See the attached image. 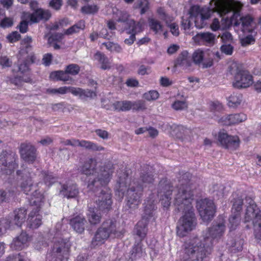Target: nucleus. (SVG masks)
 <instances>
[{
	"label": "nucleus",
	"instance_id": "obj_5",
	"mask_svg": "<svg viewBox=\"0 0 261 261\" xmlns=\"http://www.w3.org/2000/svg\"><path fill=\"white\" fill-rule=\"evenodd\" d=\"M143 185L137 184L134 181L130 182V179L125 174L119 177L116 185V194L122 198L124 193H126V205L128 209L132 210L137 208L141 203V192L144 187L151 184L154 180L153 175L147 173L141 176Z\"/></svg>",
	"mask_w": 261,
	"mask_h": 261
},
{
	"label": "nucleus",
	"instance_id": "obj_37",
	"mask_svg": "<svg viewBox=\"0 0 261 261\" xmlns=\"http://www.w3.org/2000/svg\"><path fill=\"white\" fill-rule=\"evenodd\" d=\"M102 45H104L108 50L111 52L121 53L122 50L121 47L118 44L114 42H104Z\"/></svg>",
	"mask_w": 261,
	"mask_h": 261
},
{
	"label": "nucleus",
	"instance_id": "obj_43",
	"mask_svg": "<svg viewBox=\"0 0 261 261\" xmlns=\"http://www.w3.org/2000/svg\"><path fill=\"white\" fill-rule=\"evenodd\" d=\"M22 82L26 83H29L31 82V79L29 74L24 75L22 77L19 76L15 77L14 79L11 80V83L15 84V85H19Z\"/></svg>",
	"mask_w": 261,
	"mask_h": 261
},
{
	"label": "nucleus",
	"instance_id": "obj_34",
	"mask_svg": "<svg viewBox=\"0 0 261 261\" xmlns=\"http://www.w3.org/2000/svg\"><path fill=\"white\" fill-rule=\"evenodd\" d=\"M240 213H232L229 218L228 227L230 230H233L236 229L237 227L239 225L240 222Z\"/></svg>",
	"mask_w": 261,
	"mask_h": 261
},
{
	"label": "nucleus",
	"instance_id": "obj_38",
	"mask_svg": "<svg viewBox=\"0 0 261 261\" xmlns=\"http://www.w3.org/2000/svg\"><path fill=\"white\" fill-rule=\"evenodd\" d=\"M149 27L155 33L162 31V25L160 21L154 18H149L148 20Z\"/></svg>",
	"mask_w": 261,
	"mask_h": 261
},
{
	"label": "nucleus",
	"instance_id": "obj_62",
	"mask_svg": "<svg viewBox=\"0 0 261 261\" xmlns=\"http://www.w3.org/2000/svg\"><path fill=\"white\" fill-rule=\"evenodd\" d=\"M49 5L53 8L59 10L62 5V1L61 0H51L49 3Z\"/></svg>",
	"mask_w": 261,
	"mask_h": 261
},
{
	"label": "nucleus",
	"instance_id": "obj_8",
	"mask_svg": "<svg viewBox=\"0 0 261 261\" xmlns=\"http://www.w3.org/2000/svg\"><path fill=\"white\" fill-rule=\"evenodd\" d=\"M245 207L244 222H252L255 237L261 236V211L250 197H245Z\"/></svg>",
	"mask_w": 261,
	"mask_h": 261
},
{
	"label": "nucleus",
	"instance_id": "obj_3",
	"mask_svg": "<svg viewBox=\"0 0 261 261\" xmlns=\"http://www.w3.org/2000/svg\"><path fill=\"white\" fill-rule=\"evenodd\" d=\"M192 175L189 172L183 174L180 179V208L183 209V215L180 218V236L187 234L196 228L197 220L192 205L193 194L190 188V181Z\"/></svg>",
	"mask_w": 261,
	"mask_h": 261
},
{
	"label": "nucleus",
	"instance_id": "obj_45",
	"mask_svg": "<svg viewBox=\"0 0 261 261\" xmlns=\"http://www.w3.org/2000/svg\"><path fill=\"white\" fill-rule=\"evenodd\" d=\"M132 252V255L135 258L142 256L143 253V250L141 244H138L137 245H135L133 247Z\"/></svg>",
	"mask_w": 261,
	"mask_h": 261
},
{
	"label": "nucleus",
	"instance_id": "obj_13",
	"mask_svg": "<svg viewBox=\"0 0 261 261\" xmlns=\"http://www.w3.org/2000/svg\"><path fill=\"white\" fill-rule=\"evenodd\" d=\"M16 154L13 152L3 151L0 154V169L7 174H10L17 167Z\"/></svg>",
	"mask_w": 261,
	"mask_h": 261
},
{
	"label": "nucleus",
	"instance_id": "obj_7",
	"mask_svg": "<svg viewBox=\"0 0 261 261\" xmlns=\"http://www.w3.org/2000/svg\"><path fill=\"white\" fill-rule=\"evenodd\" d=\"M62 223L58 222L55 227L50 231L53 236L54 243L52 250L47 253V259L49 261H67L70 245L68 240L63 239L61 231Z\"/></svg>",
	"mask_w": 261,
	"mask_h": 261
},
{
	"label": "nucleus",
	"instance_id": "obj_52",
	"mask_svg": "<svg viewBox=\"0 0 261 261\" xmlns=\"http://www.w3.org/2000/svg\"><path fill=\"white\" fill-rule=\"evenodd\" d=\"M20 37V34L18 32L15 31L9 34L7 38L10 42L13 43L19 40Z\"/></svg>",
	"mask_w": 261,
	"mask_h": 261
},
{
	"label": "nucleus",
	"instance_id": "obj_18",
	"mask_svg": "<svg viewBox=\"0 0 261 261\" xmlns=\"http://www.w3.org/2000/svg\"><path fill=\"white\" fill-rule=\"evenodd\" d=\"M247 118V115L244 113H236L222 116L218 120V123L224 125L238 124L245 121Z\"/></svg>",
	"mask_w": 261,
	"mask_h": 261
},
{
	"label": "nucleus",
	"instance_id": "obj_9",
	"mask_svg": "<svg viewBox=\"0 0 261 261\" xmlns=\"http://www.w3.org/2000/svg\"><path fill=\"white\" fill-rule=\"evenodd\" d=\"M120 236L114 219H108L105 221L97 230L92 241L93 247L103 244L110 237H118Z\"/></svg>",
	"mask_w": 261,
	"mask_h": 261
},
{
	"label": "nucleus",
	"instance_id": "obj_32",
	"mask_svg": "<svg viewBox=\"0 0 261 261\" xmlns=\"http://www.w3.org/2000/svg\"><path fill=\"white\" fill-rule=\"evenodd\" d=\"M242 100L241 94L233 93L228 98V105L229 107L236 108L240 105Z\"/></svg>",
	"mask_w": 261,
	"mask_h": 261
},
{
	"label": "nucleus",
	"instance_id": "obj_6",
	"mask_svg": "<svg viewBox=\"0 0 261 261\" xmlns=\"http://www.w3.org/2000/svg\"><path fill=\"white\" fill-rule=\"evenodd\" d=\"M21 188L26 194L31 190L34 191L30 199L32 211L29 214L27 223L30 228H37L42 224V217L38 213L43 203L44 196L38 191L36 186L32 184L31 178H27L21 183Z\"/></svg>",
	"mask_w": 261,
	"mask_h": 261
},
{
	"label": "nucleus",
	"instance_id": "obj_44",
	"mask_svg": "<svg viewBox=\"0 0 261 261\" xmlns=\"http://www.w3.org/2000/svg\"><path fill=\"white\" fill-rule=\"evenodd\" d=\"M159 96V93L155 90H150L143 94V97L148 101L155 100Z\"/></svg>",
	"mask_w": 261,
	"mask_h": 261
},
{
	"label": "nucleus",
	"instance_id": "obj_26",
	"mask_svg": "<svg viewBox=\"0 0 261 261\" xmlns=\"http://www.w3.org/2000/svg\"><path fill=\"white\" fill-rule=\"evenodd\" d=\"M197 37L204 44L213 45L215 44L216 36L210 32H204L198 34Z\"/></svg>",
	"mask_w": 261,
	"mask_h": 261
},
{
	"label": "nucleus",
	"instance_id": "obj_53",
	"mask_svg": "<svg viewBox=\"0 0 261 261\" xmlns=\"http://www.w3.org/2000/svg\"><path fill=\"white\" fill-rule=\"evenodd\" d=\"M221 38L222 41L224 43H230L232 42V36L231 34L227 31H225L223 33L222 36H221Z\"/></svg>",
	"mask_w": 261,
	"mask_h": 261
},
{
	"label": "nucleus",
	"instance_id": "obj_30",
	"mask_svg": "<svg viewBox=\"0 0 261 261\" xmlns=\"http://www.w3.org/2000/svg\"><path fill=\"white\" fill-rule=\"evenodd\" d=\"M85 28V21L81 20L75 24L70 27L64 32V34L70 35L79 33L81 30H83Z\"/></svg>",
	"mask_w": 261,
	"mask_h": 261
},
{
	"label": "nucleus",
	"instance_id": "obj_19",
	"mask_svg": "<svg viewBox=\"0 0 261 261\" xmlns=\"http://www.w3.org/2000/svg\"><path fill=\"white\" fill-rule=\"evenodd\" d=\"M19 152L21 158L25 162L32 163L36 159V149L29 143H22L20 146Z\"/></svg>",
	"mask_w": 261,
	"mask_h": 261
},
{
	"label": "nucleus",
	"instance_id": "obj_14",
	"mask_svg": "<svg viewBox=\"0 0 261 261\" xmlns=\"http://www.w3.org/2000/svg\"><path fill=\"white\" fill-rule=\"evenodd\" d=\"M199 215L204 222L211 221L214 215L215 206L212 200L204 199L200 200L197 205Z\"/></svg>",
	"mask_w": 261,
	"mask_h": 261
},
{
	"label": "nucleus",
	"instance_id": "obj_1",
	"mask_svg": "<svg viewBox=\"0 0 261 261\" xmlns=\"http://www.w3.org/2000/svg\"><path fill=\"white\" fill-rule=\"evenodd\" d=\"M95 159H90L81 167L82 173L86 175H92L88 181V188L90 190L97 192L100 190V195L96 200L97 208L90 207L87 214L90 224H98L101 220V214L99 211H107L110 210L112 201L110 190L106 186L109 182L113 172V165L108 163L103 166Z\"/></svg>",
	"mask_w": 261,
	"mask_h": 261
},
{
	"label": "nucleus",
	"instance_id": "obj_29",
	"mask_svg": "<svg viewBox=\"0 0 261 261\" xmlns=\"http://www.w3.org/2000/svg\"><path fill=\"white\" fill-rule=\"evenodd\" d=\"M132 101H117L113 103L114 109L117 111H128L131 110Z\"/></svg>",
	"mask_w": 261,
	"mask_h": 261
},
{
	"label": "nucleus",
	"instance_id": "obj_12",
	"mask_svg": "<svg viewBox=\"0 0 261 261\" xmlns=\"http://www.w3.org/2000/svg\"><path fill=\"white\" fill-rule=\"evenodd\" d=\"M146 204L144 210V215L142 220L138 222L136 226V234L140 238H144L147 232V224L148 219L152 217V212L155 209L153 200H148L145 202Z\"/></svg>",
	"mask_w": 261,
	"mask_h": 261
},
{
	"label": "nucleus",
	"instance_id": "obj_46",
	"mask_svg": "<svg viewBox=\"0 0 261 261\" xmlns=\"http://www.w3.org/2000/svg\"><path fill=\"white\" fill-rule=\"evenodd\" d=\"M118 22H125L129 28V21L133 20L132 19H128V14L125 11H119L117 14Z\"/></svg>",
	"mask_w": 261,
	"mask_h": 261
},
{
	"label": "nucleus",
	"instance_id": "obj_59",
	"mask_svg": "<svg viewBox=\"0 0 261 261\" xmlns=\"http://www.w3.org/2000/svg\"><path fill=\"white\" fill-rule=\"evenodd\" d=\"M30 64L25 60L22 63L20 64L19 66V71L21 73H24L29 70Z\"/></svg>",
	"mask_w": 261,
	"mask_h": 261
},
{
	"label": "nucleus",
	"instance_id": "obj_55",
	"mask_svg": "<svg viewBox=\"0 0 261 261\" xmlns=\"http://www.w3.org/2000/svg\"><path fill=\"white\" fill-rule=\"evenodd\" d=\"M254 41L252 35H248L241 39V43L243 46H247L253 43Z\"/></svg>",
	"mask_w": 261,
	"mask_h": 261
},
{
	"label": "nucleus",
	"instance_id": "obj_20",
	"mask_svg": "<svg viewBox=\"0 0 261 261\" xmlns=\"http://www.w3.org/2000/svg\"><path fill=\"white\" fill-rule=\"evenodd\" d=\"M27 215L26 209L19 208L15 210L13 213L10 216V218L8 220V223L10 222L11 228H13L14 226H21L22 224L24 222Z\"/></svg>",
	"mask_w": 261,
	"mask_h": 261
},
{
	"label": "nucleus",
	"instance_id": "obj_11",
	"mask_svg": "<svg viewBox=\"0 0 261 261\" xmlns=\"http://www.w3.org/2000/svg\"><path fill=\"white\" fill-rule=\"evenodd\" d=\"M190 19L188 23L186 22L182 23L185 30L190 29L191 27V21L193 20L195 25L197 28L201 29L206 24V20H207L211 16L210 11L204 12L201 11L200 8L198 6H194L191 7L189 11Z\"/></svg>",
	"mask_w": 261,
	"mask_h": 261
},
{
	"label": "nucleus",
	"instance_id": "obj_10",
	"mask_svg": "<svg viewBox=\"0 0 261 261\" xmlns=\"http://www.w3.org/2000/svg\"><path fill=\"white\" fill-rule=\"evenodd\" d=\"M230 72L234 75V87L238 89L246 88L252 84V76L247 71L239 69L237 64L233 63L230 65Z\"/></svg>",
	"mask_w": 261,
	"mask_h": 261
},
{
	"label": "nucleus",
	"instance_id": "obj_31",
	"mask_svg": "<svg viewBox=\"0 0 261 261\" xmlns=\"http://www.w3.org/2000/svg\"><path fill=\"white\" fill-rule=\"evenodd\" d=\"M40 176V178H42L43 179L44 184L48 187L51 186L57 181V177H56L52 173H48L45 171L41 172Z\"/></svg>",
	"mask_w": 261,
	"mask_h": 261
},
{
	"label": "nucleus",
	"instance_id": "obj_42",
	"mask_svg": "<svg viewBox=\"0 0 261 261\" xmlns=\"http://www.w3.org/2000/svg\"><path fill=\"white\" fill-rule=\"evenodd\" d=\"M146 109L145 102L141 100L132 101L131 109L135 111L144 110Z\"/></svg>",
	"mask_w": 261,
	"mask_h": 261
},
{
	"label": "nucleus",
	"instance_id": "obj_63",
	"mask_svg": "<svg viewBox=\"0 0 261 261\" xmlns=\"http://www.w3.org/2000/svg\"><path fill=\"white\" fill-rule=\"evenodd\" d=\"M28 23L26 21H22L18 27L19 31L21 33H25L28 31Z\"/></svg>",
	"mask_w": 261,
	"mask_h": 261
},
{
	"label": "nucleus",
	"instance_id": "obj_4",
	"mask_svg": "<svg viewBox=\"0 0 261 261\" xmlns=\"http://www.w3.org/2000/svg\"><path fill=\"white\" fill-rule=\"evenodd\" d=\"M216 11L221 15L231 12L230 22L236 29H239L244 34H252L256 27L254 18L250 15L241 16L240 11L243 5L237 1L228 2L223 0H217L215 3Z\"/></svg>",
	"mask_w": 261,
	"mask_h": 261
},
{
	"label": "nucleus",
	"instance_id": "obj_22",
	"mask_svg": "<svg viewBox=\"0 0 261 261\" xmlns=\"http://www.w3.org/2000/svg\"><path fill=\"white\" fill-rule=\"evenodd\" d=\"M128 30L131 35L128 38L124 40V43L130 45L134 42L136 39V34L142 31V23L140 22H136L134 20H130L129 21Z\"/></svg>",
	"mask_w": 261,
	"mask_h": 261
},
{
	"label": "nucleus",
	"instance_id": "obj_61",
	"mask_svg": "<svg viewBox=\"0 0 261 261\" xmlns=\"http://www.w3.org/2000/svg\"><path fill=\"white\" fill-rule=\"evenodd\" d=\"M150 72V68L148 66L144 65H141L138 71V74L144 75L145 74H148Z\"/></svg>",
	"mask_w": 261,
	"mask_h": 261
},
{
	"label": "nucleus",
	"instance_id": "obj_17",
	"mask_svg": "<svg viewBox=\"0 0 261 261\" xmlns=\"http://www.w3.org/2000/svg\"><path fill=\"white\" fill-rule=\"evenodd\" d=\"M159 187L160 191L158 192V196L161 197L163 206L167 207L170 204V195L172 192V187L170 186L169 181L161 180L159 184Z\"/></svg>",
	"mask_w": 261,
	"mask_h": 261
},
{
	"label": "nucleus",
	"instance_id": "obj_35",
	"mask_svg": "<svg viewBox=\"0 0 261 261\" xmlns=\"http://www.w3.org/2000/svg\"><path fill=\"white\" fill-rule=\"evenodd\" d=\"M243 204L245 205V199L243 200L241 197H238L234 198L233 201V204L232 206V213H240L242 210V206Z\"/></svg>",
	"mask_w": 261,
	"mask_h": 261
},
{
	"label": "nucleus",
	"instance_id": "obj_2",
	"mask_svg": "<svg viewBox=\"0 0 261 261\" xmlns=\"http://www.w3.org/2000/svg\"><path fill=\"white\" fill-rule=\"evenodd\" d=\"M226 229L223 220L213 224L203 234L202 240L198 238L186 242L183 245L185 261H203L209 255L214 242H218L224 235Z\"/></svg>",
	"mask_w": 261,
	"mask_h": 261
},
{
	"label": "nucleus",
	"instance_id": "obj_57",
	"mask_svg": "<svg viewBox=\"0 0 261 261\" xmlns=\"http://www.w3.org/2000/svg\"><path fill=\"white\" fill-rule=\"evenodd\" d=\"M243 249V241L240 240L236 242L233 246L231 247V250L233 253H236L241 251Z\"/></svg>",
	"mask_w": 261,
	"mask_h": 261
},
{
	"label": "nucleus",
	"instance_id": "obj_41",
	"mask_svg": "<svg viewBox=\"0 0 261 261\" xmlns=\"http://www.w3.org/2000/svg\"><path fill=\"white\" fill-rule=\"evenodd\" d=\"M80 71V66L76 64H71L66 66V72L72 75H77Z\"/></svg>",
	"mask_w": 261,
	"mask_h": 261
},
{
	"label": "nucleus",
	"instance_id": "obj_27",
	"mask_svg": "<svg viewBox=\"0 0 261 261\" xmlns=\"http://www.w3.org/2000/svg\"><path fill=\"white\" fill-rule=\"evenodd\" d=\"M50 17V13L48 11L43 9L36 10L31 16V20L33 22H37L41 19H48Z\"/></svg>",
	"mask_w": 261,
	"mask_h": 261
},
{
	"label": "nucleus",
	"instance_id": "obj_39",
	"mask_svg": "<svg viewBox=\"0 0 261 261\" xmlns=\"http://www.w3.org/2000/svg\"><path fill=\"white\" fill-rule=\"evenodd\" d=\"M6 261H30L27 256V253L22 252L17 255H12L8 256Z\"/></svg>",
	"mask_w": 261,
	"mask_h": 261
},
{
	"label": "nucleus",
	"instance_id": "obj_60",
	"mask_svg": "<svg viewBox=\"0 0 261 261\" xmlns=\"http://www.w3.org/2000/svg\"><path fill=\"white\" fill-rule=\"evenodd\" d=\"M53 59V56L51 54H46L43 56L42 61L43 64L45 66H49Z\"/></svg>",
	"mask_w": 261,
	"mask_h": 261
},
{
	"label": "nucleus",
	"instance_id": "obj_16",
	"mask_svg": "<svg viewBox=\"0 0 261 261\" xmlns=\"http://www.w3.org/2000/svg\"><path fill=\"white\" fill-rule=\"evenodd\" d=\"M218 141L224 147L232 150L236 149L240 143L238 136H229L224 131L219 132Z\"/></svg>",
	"mask_w": 261,
	"mask_h": 261
},
{
	"label": "nucleus",
	"instance_id": "obj_51",
	"mask_svg": "<svg viewBox=\"0 0 261 261\" xmlns=\"http://www.w3.org/2000/svg\"><path fill=\"white\" fill-rule=\"evenodd\" d=\"M32 42V39L31 37L27 36L25 37L22 41L21 44L23 48H25L26 51L28 52L30 50L32 47L31 43Z\"/></svg>",
	"mask_w": 261,
	"mask_h": 261
},
{
	"label": "nucleus",
	"instance_id": "obj_24",
	"mask_svg": "<svg viewBox=\"0 0 261 261\" xmlns=\"http://www.w3.org/2000/svg\"><path fill=\"white\" fill-rule=\"evenodd\" d=\"M86 223L84 216L82 214L74 216L70 220V224L72 228L79 233L84 231Z\"/></svg>",
	"mask_w": 261,
	"mask_h": 261
},
{
	"label": "nucleus",
	"instance_id": "obj_49",
	"mask_svg": "<svg viewBox=\"0 0 261 261\" xmlns=\"http://www.w3.org/2000/svg\"><path fill=\"white\" fill-rule=\"evenodd\" d=\"M13 24V20L12 18L4 17L0 22V26L3 28H9Z\"/></svg>",
	"mask_w": 261,
	"mask_h": 261
},
{
	"label": "nucleus",
	"instance_id": "obj_47",
	"mask_svg": "<svg viewBox=\"0 0 261 261\" xmlns=\"http://www.w3.org/2000/svg\"><path fill=\"white\" fill-rule=\"evenodd\" d=\"M10 222L8 223V220L7 219H0V236L5 231L9 228H11Z\"/></svg>",
	"mask_w": 261,
	"mask_h": 261
},
{
	"label": "nucleus",
	"instance_id": "obj_64",
	"mask_svg": "<svg viewBox=\"0 0 261 261\" xmlns=\"http://www.w3.org/2000/svg\"><path fill=\"white\" fill-rule=\"evenodd\" d=\"M25 60L28 62L30 65L31 64L37 63L39 60L36 56L33 54L29 55Z\"/></svg>",
	"mask_w": 261,
	"mask_h": 261
},
{
	"label": "nucleus",
	"instance_id": "obj_21",
	"mask_svg": "<svg viewBox=\"0 0 261 261\" xmlns=\"http://www.w3.org/2000/svg\"><path fill=\"white\" fill-rule=\"evenodd\" d=\"M31 238L24 231L14 239L11 248L15 250H22L29 246Z\"/></svg>",
	"mask_w": 261,
	"mask_h": 261
},
{
	"label": "nucleus",
	"instance_id": "obj_58",
	"mask_svg": "<svg viewBox=\"0 0 261 261\" xmlns=\"http://www.w3.org/2000/svg\"><path fill=\"white\" fill-rule=\"evenodd\" d=\"M221 50L222 52L225 53L226 55H231L233 51V47L230 44V43H228V44H224L221 46Z\"/></svg>",
	"mask_w": 261,
	"mask_h": 261
},
{
	"label": "nucleus",
	"instance_id": "obj_33",
	"mask_svg": "<svg viewBox=\"0 0 261 261\" xmlns=\"http://www.w3.org/2000/svg\"><path fill=\"white\" fill-rule=\"evenodd\" d=\"M68 73H66V70L63 71H56L52 72L50 74V77L53 80H60L64 82L69 81L70 78L68 75Z\"/></svg>",
	"mask_w": 261,
	"mask_h": 261
},
{
	"label": "nucleus",
	"instance_id": "obj_15",
	"mask_svg": "<svg viewBox=\"0 0 261 261\" xmlns=\"http://www.w3.org/2000/svg\"><path fill=\"white\" fill-rule=\"evenodd\" d=\"M58 94H64L70 92L74 96H78L82 100H85L88 98H93L96 97V94L94 91L88 89H83L80 88L73 87H62L57 88Z\"/></svg>",
	"mask_w": 261,
	"mask_h": 261
},
{
	"label": "nucleus",
	"instance_id": "obj_25",
	"mask_svg": "<svg viewBox=\"0 0 261 261\" xmlns=\"http://www.w3.org/2000/svg\"><path fill=\"white\" fill-rule=\"evenodd\" d=\"M76 146H81L87 149L93 151H101L104 149L103 147L98 146L96 144L90 141L76 139Z\"/></svg>",
	"mask_w": 261,
	"mask_h": 261
},
{
	"label": "nucleus",
	"instance_id": "obj_48",
	"mask_svg": "<svg viewBox=\"0 0 261 261\" xmlns=\"http://www.w3.org/2000/svg\"><path fill=\"white\" fill-rule=\"evenodd\" d=\"M12 64V61L7 56H1L0 58V65L3 68L9 67Z\"/></svg>",
	"mask_w": 261,
	"mask_h": 261
},
{
	"label": "nucleus",
	"instance_id": "obj_28",
	"mask_svg": "<svg viewBox=\"0 0 261 261\" xmlns=\"http://www.w3.org/2000/svg\"><path fill=\"white\" fill-rule=\"evenodd\" d=\"M93 59L101 64V68L103 69H109L111 67V62L108 58L100 51H97L94 54Z\"/></svg>",
	"mask_w": 261,
	"mask_h": 261
},
{
	"label": "nucleus",
	"instance_id": "obj_50",
	"mask_svg": "<svg viewBox=\"0 0 261 261\" xmlns=\"http://www.w3.org/2000/svg\"><path fill=\"white\" fill-rule=\"evenodd\" d=\"M98 8L95 5H87L82 7V11L83 13L86 14H91L97 11Z\"/></svg>",
	"mask_w": 261,
	"mask_h": 261
},
{
	"label": "nucleus",
	"instance_id": "obj_56",
	"mask_svg": "<svg viewBox=\"0 0 261 261\" xmlns=\"http://www.w3.org/2000/svg\"><path fill=\"white\" fill-rule=\"evenodd\" d=\"M63 35L61 33H57L53 34L51 36L48 38V42L49 44H51L53 42L60 41L62 40Z\"/></svg>",
	"mask_w": 261,
	"mask_h": 261
},
{
	"label": "nucleus",
	"instance_id": "obj_54",
	"mask_svg": "<svg viewBox=\"0 0 261 261\" xmlns=\"http://www.w3.org/2000/svg\"><path fill=\"white\" fill-rule=\"evenodd\" d=\"M13 193L10 192L7 193L5 191L0 190V203L4 201H6L11 197H13Z\"/></svg>",
	"mask_w": 261,
	"mask_h": 261
},
{
	"label": "nucleus",
	"instance_id": "obj_36",
	"mask_svg": "<svg viewBox=\"0 0 261 261\" xmlns=\"http://www.w3.org/2000/svg\"><path fill=\"white\" fill-rule=\"evenodd\" d=\"M148 0H137L134 4V7L135 9H141V13H145L148 9Z\"/></svg>",
	"mask_w": 261,
	"mask_h": 261
},
{
	"label": "nucleus",
	"instance_id": "obj_23",
	"mask_svg": "<svg viewBox=\"0 0 261 261\" xmlns=\"http://www.w3.org/2000/svg\"><path fill=\"white\" fill-rule=\"evenodd\" d=\"M60 194L67 198H73L79 194V189L77 186L72 182H68L62 186Z\"/></svg>",
	"mask_w": 261,
	"mask_h": 261
},
{
	"label": "nucleus",
	"instance_id": "obj_40",
	"mask_svg": "<svg viewBox=\"0 0 261 261\" xmlns=\"http://www.w3.org/2000/svg\"><path fill=\"white\" fill-rule=\"evenodd\" d=\"M204 57V53L200 49L196 50L193 54L194 62L196 64H200Z\"/></svg>",
	"mask_w": 261,
	"mask_h": 261
}]
</instances>
